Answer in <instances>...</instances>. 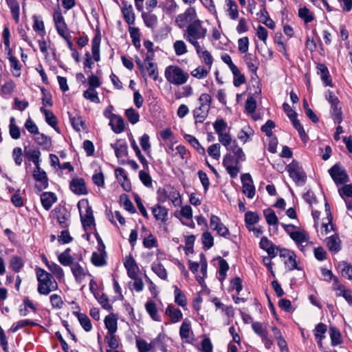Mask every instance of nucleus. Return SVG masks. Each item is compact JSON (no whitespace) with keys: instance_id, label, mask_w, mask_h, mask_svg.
I'll return each instance as SVG.
<instances>
[{"instance_id":"24","label":"nucleus","mask_w":352,"mask_h":352,"mask_svg":"<svg viewBox=\"0 0 352 352\" xmlns=\"http://www.w3.org/2000/svg\"><path fill=\"white\" fill-rule=\"evenodd\" d=\"M326 243L331 252H338L341 248V241L337 235H332L327 238Z\"/></svg>"},{"instance_id":"9","label":"nucleus","mask_w":352,"mask_h":352,"mask_svg":"<svg viewBox=\"0 0 352 352\" xmlns=\"http://www.w3.org/2000/svg\"><path fill=\"white\" fill-rule=\"evenodd\" d=\"M122 13L124 16L125 21L129 25H133L135 23V14L133 10V7L131 4H129L126 1H122Z\"/></svg>"},{"instance_id":"41","label":"nucleus","mask_w":352,"mask_h":352,"mask_svg":"<svg viewBox=\"0 0 352 352\" xmlns=\"http://www.w3.org/2000/svg\"><path fill=\"white\" fill-rule=\"evenodd\" d=\"M71 270L78 282H80L85 276L83 268L78 263H74L71 265Z\"/></svg>"},{"instance_id":"14","label":"nucleus","mask_w":352,"mask_h":352,"mask_svg":"<svg viewBox=\"0 0 352 352\" xmlns=\"http://www.w3.org/2000/svg\"><path fill=\"white\" fill-rule=\"evenodd\" d=\"M243 58L249 70L253 73L256 77H257L256 71L258 69L259 63L256 56L252 54L248 53Z\"/></svg>"},{"instance_id":"53","label":"nucleus","mask_w":352,"mask_h":352,"mask_svg":"<svg viewBox=\"0 0 352 352\" xmlns=\"http://www.w3.org/2000/svg\"><path fill=\"white\" fill-rule=\"evenodd\" d=\"M125 116L132 124H136L140 120L139 113L133 108L126 109L125 111Z\"/></svg>"},{"instance_id":"8","label":"nucleus","mask_w":352,"mask_h":352,"mask_svg":"<svg viewBox=\"0 0 352 352\" xmlns=\"http://www.w3.org/2000/svg\"><path fill=\"white\" fill-rule=\"evenodd\" d=\"M34 179L39 182V184L36 185V188L38 191H41L48 187V178L46 173L41 169V166L35 167L33 171Z\"/></svg>"},{"instance_id":"1","label":"nucleus","mask_w":352,"mask_h":352,"mask_svg":"<svg viewBox=\"0 0 352 352\" xmlns=\"http://www.w3.org/2000/svg\"><path fill=\"white\" fill-rule=\"evenodd\" d=\"M36 277L38 282V292L41 295H48L51 292L58 289V284L52 274L45 270L38 268L36 270Z\"/></svg>"},{"instance_id":"21","label":"nucleus","mask_w":352,"mask_h":352,"mask_svg":"<svg viewBox=\"0 0 352 352\" xmlns=\"http://www.w3.org/2000/svg\"><path fill=\"white\" fill-rule=\"evenodd\" d=\"M125 268L127 270V274L131 278H135L138 276V267L133 258L130 256L124 263Z\"/></svg>"},{"instance_id":"49","label":"nucleus","mask_w":352,"mask_h":352,"mask_svg":"<svg viewBox=\"0 0 352 352\" xmlns=\"http://www.w3.org/2000/svg\"><path fill=\"white\" fill-rule=\"evenodd\" d=\"M327 331V325L324 323L318 324L314 330V335L316 339L322 340L325 338V333Z\"/></svg>"},{"instance_id":"3","label":"nucleus","mask_w":352,"mask_h":352,"mask_svg":"<svg viewBox=\"0 0 352 352\" xmlns=\"http://www.w3.org/2000/svg\"><path fill=\"white\" fill-rule=\"evenodd\" d=\"M164 75L170 83L175 85H184L189 78L188 73L185 72L181 67L175 65L167 67Z\"/></svg>"},{"instance_id":"48","label":"nucleus","mask_w":352,"mask_h":352,"mask_svg":"<svg viewBox=\"0 0 352 352\" xmlns=\"http://www.w3.org/2000/svg\"><path fill=\"white\" fill-rule=\"evenodd\" d=\"M83 96L87 100H90L92 102L98 104L100 102V99L98 96V92L96 91V89L88 88L83 93Z\"/></svg>"},{"instance_id":"12","label":"nucleus","mask_w":352,"mask_h":352,"mask_svg":"<svg viewBox=\"0 0 352 352\" xmlns=\"http://www.w3.org/2000/svg\"><path fill=\"white\" fill-rule=\"evenodd\" d=\"M316 67L317 74L320 76V78L324 85L333 87V85L327 67L324 64L320 63L318 64Z\"/></svg>"},{"instance_id":"15","label":"nucleus","mask_w":352,"mask_h":352,"mask_svg":"<svg viewBox=\"0 0 352 352\" xmlns=\"http://www.w3.org/2000/svg\"><path fill=\"white\" fill-rule=\"evenodd\" d=\"M331 114L335 122L340 124L342 121V112L340 101L331 103Z\"/></svg>"},{"instance_id":"2","label":"nucleus","mask_w":352,"mask_h":352,"mask_svg":"<svg viewBox=\"0 0 352 352\" xmlns=\"http://www.w3.org/2000/svg\"><path fill=\"white\" fill-rule=\"evenodd\" d=\"M207 29L203 26V22L199 19L190 23L184 32V38L189 43L197 41L206 36Z\"/></svg>"},{"instance_id":"20","label":"nucleus","mask_w":352,"mask_h":352,"mask_svg":"<svg viewBox=\"0 0 352 352\" xmlns=\"http://www.w3.org/2000/svg\"><path fill=\"white\" fill-rule=\"evenodd\" d=\"M54 211L56 214V219L59 225L63 228H67L69 226L67 220L69 217L67 211L65 208H56Z\"/></svg>"},{"instance_id":"31","label":"nucleus","mask_w":352,"mask_h":352,"mask_svg":"<svg viewBox=\"0 0 352 352\" xmlns=\"http://www.w3.org/2000/svg\"><path fill=\"white\" fill-rule=\"evenodd\" d=\"M113 120V122L112 124L109 122V125L113 131L116 133H122L124 130V122L122 118L117 115Z\"/></svg>"},{"instance_id":"64","label":"nucleus","mask_w":352,"mask_h":352,"mask_svg":"<svg viewBox=\"0 0 352 352\" xmlns=\"http://www.w3.org/2000/svg\"><path fill=\"white\" fill-rule=\"evenodd\" d=\"M259 221V216L253 212H247L245 214V222L246 224L254 225Z\"/></svg>"},{"instance_id":"36","label":"nucleus","mask_w":352,"mask_h":352,"mask_svg":"<svg viewBox=\"0 0 352 352\" xmlns=\"http://www.w3.org/2000/svg\"><path fill=\"white\" fill-rule=\"evenodd\" d=\"M142 17L144 20L145 25L150 28H154L157 24V18L153 14L146 13L142 12Z\"/></svg>"},{"instance_id":"52","label":"nucleus","mask_w":352,"mask_h":352,"mask_svg":"<svg viewBox=\"0 0 352 352\" xmlns=\"http://www.w3.org/2000/svg\"><path fill=\"white\" fill-rule=\"evenodd\" d=\"M10 267L15 272H19L20 270L23 267V259L20 256H14L12 257L10 262Z\"/></svg>"},{"instance_id":"50","label":"nucleus","mask_w":352,"mask_h":352,"mask_svg":"<svg viewBox=\"0 0 352 352\" xmlns=\"http://www.w3.org/2000/svg\"><path fill=\"white\" fill-rule=\"evenodd\" d=\"M151 269L160 278L165 280L167 278V273L164 266L159 263H153Z\"/></svg>"},{"instance_id":"61","label":"nucleus","mask_w":352,"mask_h":352,"mask_svg":"<svg viewBox=\"0 0 352 352\" xmlns=\"http://www.w3.org/2000/svg\"><path fill=\"white\" fill-rule=\"evenodd\" d=\"M146 69L148 71V76L153 78V80H157L158 78L157 65L153 62H149L148 65L146 66Z\"/></svg>"},{"instance_id":"38","label":"nucleus","mask_w":352,"mask_h":352,"mask_svg":"<svg viewBox=\"0 0 352 352\" xmlns=\"http://www.w3.org/2000/svg\"><path fill=\"white\" fill-rule=\"evenodd\" d=\"M129 32L130 34V36L132 39V43L133 45L137 48L140 49L141 47L140 44V30L138 28L135 27H129Z\"/></svg>"},{"instance_id":"4","label":"nucleus","mask_w":352,"mask_h":352,"mask_svg":"<svg viewBox=\"0 0 352 352\" xmlns=\"http://www.w3.org/2000/svg\"><path fill=\"white\" fill-rule=\"evenodd\" d=\"M286 170L289 173V177L297 185L303 186L305 184L307 175L298 162L293 160L287 166Z\"/></svg>"},{"instance_id":"42","label":"nucleus","mask_w":352,"mask_h":352,"mask_svg":"<svg viewBox=\"0 0 352 352\" xmlns=\"http://www.w3.org/2000/svg\"><path fill=\"white\" fill-rule=\"evenodd\" d=\"M151 344L153 349H158L162 352L167 351L166 344L164 342V336L162 334H159L155 338L151 340Z\"/></svg>"},{"instance_id":"25","label":"nucleus","mask_w":352,"mask_h":352,"mask_svg":"<svg viewBox=\"0 0 352 352\" xmlns=\"http://www.w3.org/2000/svg\"><path fill=\"white\" fill-rule=\"evenodd\" d=\"M74 314L78 318L80 325L85 331L89 332L92 329L91 320L86 314L78 311L74 312Z\"/></svg>"},{"instance_id":"60","label":"nucleus","mask_w":352,"mask_h":352,"mask_svg":"<svg viewBox=\"0 0 352 352\" xmlns=\"http://www.w3.org/2000/svg\"><path fill=\"white\" fill-rule=\"evenodd\" d=\"M201 239L204 246L207 249H210L213 246L214 238L210 232L208 231L204 232L202 234Z\"/></svg>"},{"instance_id":"59","label":"nucleus","mask_w":352,"mask_h":352,"mask_svg":"<svg viewBox=\"0 0 352 352\" xmlns=\"http://www.w3.org/2000/svg\"><path fill=\"white\" fill-rule=\"evenodd\" d=\"M34 24L33 29L36 32H38L39 34L43 36L45 34L44 23L42 20L39 19L36 16H33Z\"/></svg>"},{"instance_id":"22","label":"nucleus","mask_w":352,"mask_h":352,"mask_svg":"<svg viewBox=\"0 0 352 352\" xmlns=\"http://www.w3.org/2000/svg\"><path fill=\"white\" fill-rule=\"evenodd\" d=\"M40 111L44 114L47 123L54 128L56 131L59 132L57 125V118L50 110L46 109L44 107L40 108Z\"/></svg>"},{"instance_id":"45","label":"nucleus","mask_w":352,"mask_h":352,"mask_svg":"<svg viewBox=\"0 0 352 352\" xmlns=\"http://www.w3.org/2000/svg\"><path fill=\"white\" fill-rule=\"evenodd\" d=\"M329 334L333 346H336L342 342L341 333L336 327L331 326L329 328Z\"/></svg>"},{"instance_id":"10","label":"nucleus","mask_w":352,"mask_h":352,"mask_svg":"<svg viewBox=\"0 0 352 352\" xmlns=\"http://www.w3.org/2000/svg\"><path fill=\"white\" fill-rule=\"evenodd\" d=\"M290 238L295 241L296 245L300 248L302 251L304 248L303 243H307L309 239L307 232L305 230L294 231V233L291 234Z\"/></svg>"},{"instance_id":"56","label":"nucleus","mask_w":352,"mask_h":352,"mask_svg":"<svg viewBox=\"0 0 352 352\" xmlns=\"http://www.w3.org/2000/svg\"><path fill=\"white\" fill-rule=\"evenodd\" d=\"M168 199L172 201L175 206H180L182 204V199L179 192L173 187L171 186Z\"/></svg>"},{"instance_id":"29","label":"nucleus","mask_w":352,"mask_h":352,"mask_svg":"<svg viewBox=\"0 0 352 352\" xmlns=\"http://www.w3.org/2000/svg\"><path fill=\"white\" fill-rule=\"evenodd\" d=\"M338 267L343 277L352 280V265L346 261H341L338 263Z\"/></svg>"},{"instance_id":"43","label":"nucleus","mask_w":352,"mask_h":352,"mask_svg":"<svg viewBox=\"0 0 352 352\" xmlns=\"http://www.w3.org/2000/svg\"><path fill=\"white\" fill-rule=\"evenodd\" d=\"M263 214L265 217L267 223L270 226H276L278 223V219L274 211L271 208L263 210Z\"/></svg>"},{"instance_id":"40","label":"nucleus","mask_w":352,"mask_h":352,"mask_svg":"<svg viewBox=\"0 0 352 352\" xmlns=\"http://www.w3.org/2000/svg\"><path fill=\"white\" fill-rule=\"evenodd\" d=\"M25 155L34 164L35 167L40 166L41 152L38 149L25 150Z\"/></svg>"},{"instance_id":"16","label":"nucleus","mask_w":352,"mask_h":352,"mask_svg":"<svg viewBox=\"0 0 352 352\" xmlns=\"http://www.w3.org/2000/svg\"><path fill=\"white\" fill-rule=\"evenodd\" d=\"M210 107L206 105H200L193 111L195 123H202L208 116Z\"/></svg>"},{"instance_id":"26","label":"nucleus","mask_w":352,"mask_h":352,"mask_svg":"<svg viewBox=\"0 0 352 352\" xmlns=\"http://www.w3.org/2000/svg\"><path fill=\"white\" fill-rule=\"evenodd\" d=\"M104 324L110 335L114 334L117 331V318L113 314L109 315L104 318Z\"/></svg>"},{"instance_id":"5","label":"nucleus","mask_w":352,"mask_h":352,"mask_svg":"<svg viewBox=\"0 0 352 352\" xmlns=\"http://www.w3.org/2000/svg\"><path fill=\"white\" fill-rule=\"evenodd\" d=\"M328 172L338 186L346 183L349 181L347 173L340 163L334 164Z\"/></svg>"},{"instance_id":"54","label":"nucleus","mask_w":352,"mask_h":352,"mask_svg":"<svg viewBox=\"0 0 352 352\" xmlns=\"http://www.w3.org/2000/svg\"><path fill=\"white\" fill-rule=\"evenodd\" d=\"M175 53L177 56H182L187 52V47L184 41L177 40L173 43Z\"/></svg>"},{"instance_id":"7","label":"nucleus","mask_w":352,"mask_h":352,"mask_svg":"<svg viewBox=\"0 0 352 352\" xmlns=\"http://www.w3.org/2000/svg\"><path fill=\"white\" fill-rule=\"evenodd\" d=\"M241 179L243 185V192L249 199H252L255 195V188L251 175L249 173L242 174Z\"/></svg>"},{"instance_id":"37","label":"nucleus","mask_w":352,"mask_h":352,"mask_svg":"<svg viewBox=\"0 0 352 352\" xmlns=\"http://www.w3.org/2000/svg\"><path fill=\"white\" fill-rule=\"evenodd\" d=\"M146 310L151 318L155 321H160V316L157 314L156 305L153 301H148L145 305Z\"/></svg>"},{"instance_id":"62","label":"nucleus","mask_w":352,"mask_h":352,"mask_svg":"<svg viewBox=\"0 0 352 352\" xmlns=\"http://www.w3.org/2000/svg\"><path fill=\"white\" fill-rule=\"evenodd\" d=\"M220 147V144L217 143L210 145L208 148V155L215 160H219L221 155Z\"/></svg>"},{"instance_id":"34","label":"nucleus","mask_w":352,"mask_h":352,"mask_svg":"<svg viewBox=\"0 0 352 352\" xmlns=\"http://www.w3.org/2000/svg\"><path fill=\"white\" fill-rule=\"evenodd\" d=\"M191 331L190 322L185 319L182 323L179 329V335L182 340H186L188 342L190 338V333Z\"/></svg>"},{"instance_id":"39","label":"nucleus","mask_w":352,"mask_h":352,"mask_svg":"<svg viewBox=\"0 0 352 352\" xmlns=\"http://www.w3.org/2000/svg\"><path fill=\"white\" fill-rule=\"evenodd\" d=\"M9 60L12 75L15 77H19L21 76V65L19 60L16 57L10 56Z\"/></svg>"},{"instance_id":"35","label":"nucleus","mask_w":352,"mask_h":352,"mask_svg":"<svg viewBox=\"0 0 352 352\" xmlns=\"http://www.w3.org/2000/svg\"><path fill=\"white\" fill-rule=\"evenodd\" d=\"M16 23L19 21V4L16 0H6Z\"/></svg>"},{"instance_id":"47","label":"nucleus","mask_w":352,"mask_h":352,"mask_svg":"<svg viewBox=\"0 0 352 352\" xmlns=\"http://www.w3.org/2000/svg\"><path fill=\"white\" fill-rule=\"evenodd\" d=\"M226 5L228 7V12L230 17L235 20L239 16V11L236 3L232 0H226Z\"/></svg>"},{"instance_id":"11","label":"nucleus","mask_w":352,"mask_h":352,"mask_svg":"<svg viewBox=\"0 0 352 352\" xmlns=\"http://www.w3.org/2000/svg\"><path fill=\"white\" fill-rule=\"evenodd\" d=\"M70 189L77 195H86L87 193L85 182L82 178L73 179L70 183Z\"/></svg>"},{"instance_id":"55","label":"nucleus","mask_w":352,"mask_h":352,"mask_svg":"<svg viewBox=\"0 0 352 352\" xmlns=\"http://www.w3.org/2000/svg\"><path fill=\"white\" fill-rule=\"evenodd\" d=\"M252 327L254 331L258 334L263 339H266L267 337V331L264 328L261 322H252Z\"/></svg>"},{"instance_id":"13","label":"nucleus","mask_w":352,"mask_h":352,"mask_svg":"<svg viewBox=\"0 0 352 352\" xmlns=\"http://www.w3.org/2000/svg\"><path fill=\"white\" fill-rule=\"evenodd\" d=\"M80 219L85 230L90 228L91 226L94 225V217L93 214V210L91 209V207L89 206L88 204L87 205L86 207L85 214H82L80 213Z\"/></svg>"},{"instance_id":"23","label":"nucleus","mask_w":352,"mask_h":352,"mask_svg":"<svg viewBox=\"0 0 352 352\" xmlns=\"http://www.w3.org/2000/svg\"><path fill=\"white\" fill-rule=\"evenodd\" d=\"M111 148L115 151L118 159L125 157L128 154V146L125 142L121 143L120 140L116 144H111Z\"/></svg>"},{"instance_id":"17","label":"nucleus","mask_w":352,"mask_h":352,"mask_svg":"<svg viewBox=\"0 0 352 352\" xmlns=\"http://www.w3.org/2000/svg\"><path fill=\"white\" fill-rule=\"evenodd\" d=\"M152 213L157 221L165 222L167 220L168 210L160 204L152 208Z\"/></svg>"},{"instance_id":"46","label":"nucleus","mask_w":352,"mask_h":352,"mask_svg":"<svg viewBox=\"0 0 352 352\" xmlns=\"http://www.w3.org/2000/svg\"><path fill=\"white\" fill-rule=\"evenodd\" d=\"M100 39L97 36H95L91 42V52L93 54V58L95 61L98 62L100 60Z\"/></svg>"},{"instance_id":"32","label":"nucleus","mask_w":352,"mask_h":352,"mask_svg":"<svg viewBox=\"0 0 352 352\" xmlns=\"http://www.w3.org/2000/svg\"><path fill=\"white\" fill-rule=\"evenodd\" d=\"M171 186L160 187L157 190V200L159 204H162L168 199Z\"/></svg>"},{"instance_id":"57","label":"nucleus","mask_w":352,"mask_h":352,"mask_svg":"<svg viewBox=\"0 0 352 352\" xmlns=\"http://www.w3.org/2000/svg\"><path fill=\"white\" fill-rule=\"evenodd\" d=\"M136 346L139 352H148L153 349L151 342L148 343L145 340L143 339L136 340Z\"/></svg>"},{"instance_id":"51","label":"nucleus","mask_w":352,"mask_h":352,"mask_svg":"<svg viewBox=\"0 0 352 352\" xmlns=\"http://www.w3.org/2000/svg\"><path fill=\"white\" fill-rule=\"evenodd\" d=\"M69 120L72 125L76 131H80L81 129H85V122L81 116L78 115L72 116V115L69 114Z\"/></svg>"},{"instance_id":"58","label":"nucleus","mask_w":352,"mask_h":352,"mask_svg":"<svg viewBox=\"0 0 352 352\" xmlns=\"http://www.w3.org/2000/svg\"><path fill=\"white\" fill-rule=\"evenodd\" d=\"M298 16L304 20L305 23H310L314 20L312 14L306 7L300 8L298 10Z\"/></svg>"},{"instance_id":"19","label":"nucleus","mask_w":352,"mask_h":352,"mask_svg":"<svg viewBox=\"0 0 352 352\" xmlns=\"http://www.w3.org/2000/svg\"><path fill=\"white\" fill-rule=\"evenodd\" d=\"M41 200L43 208L49 210L52 204L56 201V197L53 192H45L41 194Z\"/></svg>"},{"instance_id":"28","label":"nucleus","mask_w":352,"mask_h":352,"mask_svg":"<svg viewBox=\"0 0 352 352\" xmlns=\"http://www.w3.org/2000/svg\"><path fill=\"white\" fill-rule=\"evenodd\" d=\"M107 253H98L94 252L91 255V263L97 267L104 266L107 264L106 261Z\"/></svg>"},{"instance_id":"30","label":"nucleus","mask_w":352,"mask_h":352,"mask_svg":"<svg viewBox=\"0 0 352 352\" xmlns=\"http://www.w3.org/2000/svg\"><path fill=\"white\" fill-rule=\"evenodd\" d=\"M34 141L45 149H49L52 145L51 138L39 132L35 135Z\"/></svg>"},{"instance_id":"18","label":"nucleus","mask_w":352,"mask_h":352,"mask_svg":"<svg viewBox=\"0 0 352 352\" xmlns=\"http://www.w3.org/2000/svg\"><path fill=\"white\" fill-rule=\"evenodd\" d=\"M228 151L232 152L234 156L236 157V162H240L245 160V155L243 149L239 147L236 143V140L226 148Z\"/></svg>"},{"instance_id":"27","label":"nucleus","mask_w":352,"mask_h":352,"mask_svg":"<svg viewBox=\"0 0 352 352\" xmlns=\"http://www.w3.org/2000/svg\"><path fill=\"white\" fill-rule=\"evenodd\" d=\"M166 314L168 315L172 322H177L182 318V313L179 309H176L173 305H168L166 309Z\"/></svg>"},{"instance_id":"44","label":"nucleus","mask_w":352,"mask_h":352,"mask_svg":"<svg viewBox=\"0 0 352 352\" xmlns=\"http://www.w3.org/2000/svg\"><path fill=\"white\" fill-rule=\"evenodd\" d=\"M184 138L197 150V152H199L201 155H205V148L200 144L195 137L191 135H186Z\"/></svg>"},{"instance_id":"6","label":"nucleus","mask_w":352,"mask_h":352,"mask_svg":"<svg viewBox=\"0 0 352 352\" xmlns=\"http://www.w3.org/2000/svg\"><path fill=\"white\" fill-rule=\"evenodd\" d=\"M53 19L58 34L64 39L71 38L69 33L67 32V26L61 12L60 11H55L53 14Z\"/></svg>"},{"instance_id":"63","label":"nucleus","mask_w":352,"mask_h":352,"mask_svg":"<svg viewBox=\"0 0 352 352\" xmlns=\"http://www.w3.org/2000/svg\"><path fill=\"white\" fill-rule=\"evenodd\" d=\"M213 126L215 132L219 135L223 133V131L227 128V123L223 119H218L214 122Z\"/></svg>"},{"instance_id":"33","label":"nucleus","mask_w":352,"mask_h":352,"mask_svg":"<svg viewBox=\"0 0 352 352\" xmlns=\"http://www.w3.org/2000/svg\"><path fill=\"white\" fill-rule=\"evenodd\" d=\"M174 296L175 302L182 307H184L187 305V299L183 292L179 289L177 286H174Z\"/></svg>"}]
</instances>
